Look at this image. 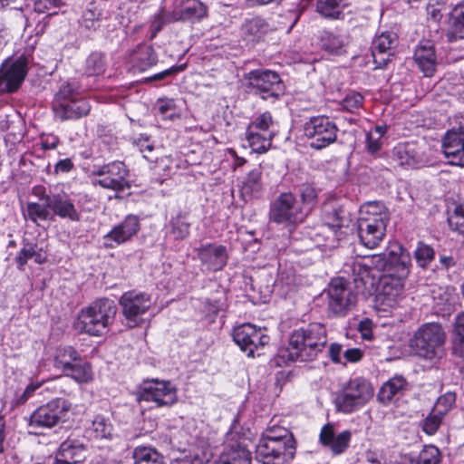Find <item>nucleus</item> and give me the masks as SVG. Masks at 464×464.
<instances>
[{
	"mask_svg": "<svg viewBox=\"0 0 464 464\" xmlns=\"http://www.w3.org/2000/svg\"><path fill=\"white\" fill-rule=\"evenodd\" d=\"M327 343L323 324L313 323L295 330L289 337L288 347L281 349L278 355L284 361L309 362L314 360Z\"/></svg>",
	"mask_w": 464,
	"mask_h": 464,
	"instance_id": "1",
	"label": "nucleus"
},
{
	"mask_svg": "<svg viewBox=\"0 0 464 464\" xmlns=\"http://www.w3.org/2000/svg\"><path fill=\"white\" fill-rule=\"evenodd\" d=\"M296 450L291 431L283 427H269L256 445V459L263 464H290Z\"/></svg>",
	"mask_w": 464,
	"mask_h": 464,
	"instance_id": "2",
	"label": "nucleus"
},
{
	"mask_svg": "<svg viewBox=\"0 0 464 464\" xmlns=\"http://www.w3.org/2000/svg\"><path fill=\"white\" fill-rule=\"evenodd\" d=\"M447 334L439 323H425L409 339L411 353L430 362H437L446 354Z\"/></svg>",
	"mask_w": 464,
	"mask_h": 464,
	"instance_id": "3",
	"label": "nucleus"
},
{
	"mask_svg": "<svg viewBox=\"0 0 464 464\" xmlns=\"http://www.w3.org/2000/svg\"><path fill=\"white\" fill-rule=\"evenodd\" d=\"M117 307L112 300L101 298L82 308L75 322V329L89 335L101 336L113 322Z\"/></svg>",
	"mask_w": 464,
	"mask_h": 464,
	"instance_id": "4",
	"label": "nucleus"
},
{
	"mask_svg": "<svg viewBox=\"0 0 464 464\" xmlns=\"http://www.w3.org/2000/svg\"><path fill=\"white\" fill-rule=\"evenodd\" d=\"M373 395L371 384L362 378L350 380L335 399L338 411L351 413L362 407Z\"/></svg>",
	"mask_w": 464,
	"mask_h": 464,
	"instance_id": "5",
	"label": "nucleus"
},
{
	"mask_svg": "<svg viewBox=\"0 0 464 464\" xmlns=\"http://www.w3.org/2000/svg\"><path fill=\"white\" fill-rule=\"evenodd\" d=\"M71 409V403L56 398L38 407L30 416L28 425L33 429H51L59 424Z\"/></svg>",
	"mask_w": 464,
	"mask_h": 464,
	"instance_id": "6",
	"label": "nucleus"
},
{
	"mask_svg": "<svg viewBox=\"0 0 464 464\" xmlns=\"http://www.w3.org/2000/svg\"><path fill=\"white\" fill-rule=\"evenodd\" d=\"M305 136L311 140L310 146L316 150L326 148L337 138L338 128L329 117L314 116L304 123Z\"/></svg>",
	"mask_w": 464,
	"mask_h": 464,
	"instance_id": "7",
	"label": "nucleus"
},
{
	"mask_svg": "<svg viewBox=\"0 0 464 464\" xmlns=\"http://www.w3.org/2000/svg\"><path fill=\"white\" fill-rule=\"evenodd\" d=\"M150 295L135 290L125 292L120 298L122 314L129 327L133 328L142 323L141 316L152 306Z\"/></svg>",
	"mask_w": 464,
	"mask_h": 464,
	"instance_id": "8",
	"label": "nucleus"
},
{
	"mask_svg": "<svg viewBox=\"0 0 464 464\" xmlns=\"http://www.w3.org/2000/svg\"><path fill=\"white\" fill-rule=\"evenodd\" d=\"M92 175L98 177L94 184L103 188L121 192L130 187L128 179L129 169L122 161H112L101 166L92 171Z\"/></svg>",
	"mask_w": 464,
	"mask_h": 464,
	"instance_id": "9",
	"label": "nucleus"
},
{
	"mask_svg": "<svg viewBox=\"0 0 464 464\" xmlns=\"http://www.w3.org/2000/svg\"><path fill=\"white\" fill-rule=\"evenodd\" d=\"M305 216L292 193L280 194L273 202L269 214L270 220L277 224L299 223Z\"/></svg>",
	"mask_w": 464,
	"mask_h": 464,
	"instance_id": "10",
	"label": "nucleus"
},
{
	"mask_svg": "<svg viewBox=\"0 0 464 464\" xmlns=\"http://www.w3.org/2000/svg\"><path fill=\"white\" fill-rule=\"evenodd\" d=\"M328 309L334 315H344L355 304L356 295L346 280L332 279L328 290Z\"/></svg>",
	"mask_w": 464,
	"mask_h": 464,
	"instance_id": "11",
	"label": "nucleus"
},
{
	"mask_svg": "<svg viewBox=\"0 0 464 464\" xmlns=\"http://www.w3.org/2000/svg\"><path fill=\"white\" fill-rule=\"evenodd\" d=\"M138 400L152 401L157 407L171 406L177 401V391L170 382L151 380L140 387Z\"/></svg>",
	"mask_w": 464,
	"mask_h": 464,
	"instance_id": "12",
	"label": "nucleus"
},
{
	"mask_svg": "<svg viewBox=\"0 0 464 464\" xmlns=\"http://www.w3.org/2000/svg\"><path fill=\"white\" fill-rule=\"evenodd\" d=\"M248 87L259 92L263 99L276 97L282 92V81L273 71L254 70L246 74Z\"/></svg>",
	"mask_w": 464,
	"mask_h": 464,
	"instance_id": "13",
	"label": "nucleus"
},
{
	"mask_svg": "<svg viewBox=\"0 0 464 464\" xmlns=\"http://www.w3.org/2000/svg\"><path fill=\"white\" fill-rule=\"evenodd\" d=\"M208 15L207 5L199 0H174L173 10L164 14L167 23L199 21Z\"/></svg>",
	"mask_w": 464,
	"mask_h": 464,
	"instance_id": "14",
	"label": "nucleus"
},
{
	"mask_svg": "<svg viewBox=\"0 0 464 464\" xmlns=\"http://www.w3.org/2000/svg\"><path fill=\"white\" fill-rule=\"evenodd\" d=\"M245 441L233 434L228 435L223 451L214 464H250L251 451Z\"/></svg>",
	"mask_w": 464,
	"mask_h": 464,
	"instance_id": "15",
	"label": "nucleus"
},
{
	"mask_svg": "<svg viewBox=\"0 0 464 464\" xmlns=\"http://www.w3.org/2000/svg\"><path fill=\"white\" fill-rule=\"evenodd\" d=\"M392 160L405 168H420L427 163L423 147L415 142L399 143L393 148Z\"/></svg>",
	"mask_w": 464,
	"mask_h": 464,
	"instance_id": "16",
	"label": "nucleus"
},
{
	"mask_svg": "<svg viewBox=\"0 0 464 464\" xmlns=\"http://www.w3.org/2000/svg\"><path fill=\"white\" fill-rule=\"evenodd\" d=\"M388 223L382 219L358 218L357 229L361 243L367 248H374L383 239Z\"/></svg>",
	"mask_w": 464,
	"mask_h": 464,
	"instance_id": "17",
	"label": "nucleus"
},
{
	"mask_svg": "<svg viewBox=\"0 0 464 464\" xmlns=\"http://www.w3.org/2000/svg\"><path fill=\"white\" fill-rule=\"evenodd\" d=\"M274 27L264 18L254 16L245 19L240 26V36L247 45L254 46L263 42Z\"/></svg>",
	"mask_w": 464,
	"mask_h": 464,
	"instance_id": "18",
	"label": "nucleus"
},
{
	"mask_svg": "<svg viewBox=\"0 0 464 464\" xmlns=\"http://www.w3.org/2000/svg\"><path fill=\"white\" fill-rule=\"evenodd\" d=\"M396 44L397 37L395 34L390 32H383L373 39L371 50L376 69H382L387 65L391 56L393 55Z\"/></svg>",
	"mask_w": 464,
	"mask_h": 464,
	"instance_id": "19",
	"label": "nucleus"
},
{
	"mask_svg": "<svg viewBox=\"0 0 464 464\" xmlns=\"http://www.w3.org/2000/svg\"><path fill=\"white\" fill-rule=\"evenodd\" d=\"M27 73L25 59H17L15 62L4 63L0 68V86L5 84L8 92H15Z\"/></svg>",
	"mask_w": 464,
	"mask_h": 464,
	"instance_id": "20",
	"label": "nucleus"
},
{
	"mask_svg": "<svg viewBox=\"0 0 464 464\" xmlns=\"http://www.w3.org/2000/svg\"><path fill=\"white\" fill-rule=\"evenodd\" d=\"M387 274L407 277L411 259L410 253L400 244L394 243L387 248Z\"/></svg>",
	"mask_w": 464,
	"mask_h": 464,
	"instance_id": "21",
	"label": "nucleus"
},
{
	"mask_svg": "<svg viewBox=\"0 0 464 464\" xmlns=\"http://www.w3.org/2000/svg\"><path fill=\"white\" fill-rule=\"evenodd\" d=\"M54 115L61 121L77 120L89 114L91 106L83 98H72L63 100L61 102L53 103Z\"/></svg>",
	"mask_w": 464,
	"mask_h": 464,
	"instance_id": "22",
	"label": "nucleus"
},
{
	"mask_svg": "<svg viewBox=\"0 0 464 464\" xmlns=\"http://www.w3.org/2000/svg\"><path fill=\"white\" fill-rule=\"evenodd\" d=\"M197 252L201 264L210 271H219L227 263L228 254L225 246L208 244L198 248Z\"/></svg>",
	"mask_w": 464,
	"mask_h": 464,
	"instance_id": "23",
	"label": "nucleus"
},
{
	"mask_svg": "<svg viewBox=\"0 0 464 464\" xmlns=\"http://www.w3.org/2000/svg\"><path fill=\"white\" fill-rule=\"evenodd\" d=\"M323 212L324 220V225L321 227L323 230L329 228L336 231L342 228H349L353 224V219L350 212L336 203H326L324 206Z\"/></svg>",
	"mask_w": 464,
	"mask_h": 464,
	"instance_id": "24",
	"label": "nucleus"
},
{
	"mask_svg": "<svg viewBox=\"0 0 464 464\" xmlns=\"http://www.w3.org/2000/svg\"><path fill=\"white\" fill-rule=\"evenodd\" d=\"M140 219L135 215H128L119 225L115 226L105 237L106 242L113 241L117 245L129 241L140 230ZM106 246L112 247L111 244Z\"/></svg>",
	"mask_w": 464,
	"mask_h": 464,
	"instance_id": "25",
	"label": "nucleus"
},
{
	"mask_svg": "<svg viewBox=\"0 0 464 464\" xmlns=\"http://www.w3.org/2000/svg\"><path fill=\"white\" fill-rule=\"evenodd\" d=\"M442 150L447 158L464 159V125L448 130L442 140Z\"/></svg>",
	"mask_w": 464,
	"mask_h": 464,
	"instance_id": "26",
	"label": "nucleus"
},
{
	"mask_svg": "<svg viewBox=\"0 0 464 464\" xmlns=\"http://www.w3.org/2000/svg\"><path fill=\"white\" fill-rule=\"evenodd\" d=\"M56 455H58V458L64 459L72 464H79L86 459L87 448L83 442L69 437L61 443Z\"/></svg>",
	"mask_w": 464,
	"mask_h": 464,
	"instance_id": "27",
	"label": "nucleus"
},
{
	"mask_svg": "<svg viewBox=\"0 0 464 464\" xmlns=\"http://www.w3.org/2000/svg\"><path fill=\"white\" fill-rule=\"evenodd\" d=\"M407 277H401L400 275L384 274L380 281V295L383 296V302L391 304L397 300L403 291L404 280Z\"/></svg>",
	"mask_w": 464,
	"mask_h": 464,
	"instance_id": "28",
	"label": "nucleus"
},
{
	"mask_svg": "<svg viewBox=\"0 0 464 464\" xmlns=\"http://www.w3.org/2000/svg\"><path fill=\"white\" fill-rule=\"evenodd\" d=\"M414 60L425 76L430 77L435 72L437 57L434 47L429 42L420 44L414 52Z\"/></svg>",
	"mask_w": 464,
	"mask_h": 464,
	"instance_id": "29",
	"label": "nucleus"
},
{
	"mask_svg": "<svg viewBox=\"0 0 464 464\" xmlns=\"http://www.w3.org/2000/svg\"><path fill=\"white\" fill-rule=\"evenodd\" d=\"M263 190L262 169L256 167L250 170L243 179L240 193L245 200L258 198Z\"/></svg>",
	"mask_w": 464,
	"mask_h": 464,
	"instance_id": "30",
	"label": "nucleus"
},
{
	"mask_svg": "<svg viewBox=\"0 0 464 464\" xmlns=\"http://www.w3.org/2000/svg\"><path fill=\"white\" fill-rule=\"evenodd\" d=\"M130 62L133 69L144 72L158 63V55L152 46L140 44L131 53Z\"/></svg>",
	"mask_w": 464,
	"mask_h": 464,
	"instance_id": "31",
	"label": "nucleus"
},
{
	"mask_svg": "<svg viewBox=\"0 0 464 464\" xmlns=\"http://www.w3.org/2000/svg\"><path fill=\"white\" fill-rule=\"evenodd\" d=\"M53 213L61 218H68L71 221H79L80 215L72 201L67 195L54 194L50 203Z\"/></svg>",
	"mask_w": 464,
	"mask_h": 464,
	"instance_id": "32",
	"label": "nucleus"
},
{
	"mask_svg": "<svg viewBox=\"0 0 464 464\" xmlns=\"http://www.w3.org/2000/svg\"><path fill=\"white\" fill-rule=\"evenodd\" d=\"M320 46L332 54H341L346 44L345 39L332 31H323L319 36Z\"/></svg>",
	"mask_w": 464,
	"mask_h": 464,
	"instance_id": "33",
	"label": "nucleus"
},
{
	"mask_svg": "<svg viewBox=\"0 0 464 464\" xmlns=\"http://www.w3.org/2000/svg\"><path fill=\"white\" fill-rule=\"evenodd\" d=\"M63 373L78 383H88L92 380V366L89 362L82 360L72 364Z\"/></svg>",
	"mask_w": 464,
	"mask_h": 464,
	"instance_id": "34",
	"label": "nucleus"
},
{
	"mask_svg": "<svg viewBox=\"0 0 464 464\" xmlns=\"http://www.w3.org/2000/svg\"><path fill=\"white\" fill-rule=\"evenodd\" d=\"M80 358L79 353L72 346H59L55 352L54 366L63 372Z\"/></svg>",
	"mask_w": 464,
	"mask_h": 464,
	"instance_id": "35",
	"label": "nucleus"
},
{
	"mask_svg": "<svg viewBox=\"0 0 464 464\" xmlns=\"http://www.w3.org/2000/svg\"><path fill=\"white\" fill-rule=\"evenodd\" d=\"M358 218L382 219L383 222L388 223L389 214L386 207L382 202L369 201L361 206Z\"/></svg>",
	"mask_w": 464,
	"mask_h": 464,
	"instance_id": "36",
	"label": "nucleus"
},
{
	"mask_svg": "<svg viewBox=\"0 0 464 464\" xmlns=\"http://www.w3.org/2000/svg\"><path fill=\"white\" fill-rule=\"evenodd\" d=\"M461 294L464 297V283L461 285ZM452 351L456 356L464 357V313L455 318Z\"/></svg>",
	"mask_w": 464,
	"mask_h": 464,
	"instance_id": "37",
	"label": "nucleus"
},
{
	"mask_svg": "<svg viewBox=\"0 0 464 464\" xmlns=\"http://www.w3.org/2000/svg\"><path fill=\"white\" fill-rule=\"evenodd\" d=\"M450 40L463 39L464 38V2L456 5L451 13L450 19Z\"/></svg>",
	"mask_w": 464,
	"mask_h": 464,
	"instance_id": "38",
	"label": "nucleus"
},
{
	"mask_svg": "<svg viewBox=\"0 0 464 464\" xmlns=\"http://www.w3.org/2000/svg\"><path fill=\"white\" fill-rule=\"evenodd\" d=\"M246 140L253 151L264 153L271 147V140L275 135L268 132H256L246 130Z\"/></svg>",
	"mask_w": 464,
	"mask_h": 464,
	"instance_id": "39",
	"label": "nucleus"
},
{
	"mask_svg": "<svg viewBox=\"0 0 464 464\" xmlns=\"http://www.w3.org/2000/svg\"><path fill=\"white\" fill-rule=\"evenodd\" d=\"M51 206L48 203L29 202L24 215L35 224L39 221H46L51 216Z\"/></svg>",
	"mask_w": 464,
	"mask_h": 464,
	"instance_id": "40",
	"label": "nucleus"
},
{
	"mask_svg": "<svg viewBox=\"0 0 464 464\" xmlns=\"http://www.w3.org/2000/svg\"><path fill=\"white\" fill-rule=\"evenodd\" d=\"M135 464H166L160 453L150 447H138L133 451Z\"/></svg>",
	"mask_w": 464,
	"mask_h": 464,
	"instance_id": "41",
	"label": "nucleus"
},
{
	"mask_svg": "<svg viewBox=\"0 0 464 464\" xmlns=\"http://www.w3.org/2000/svg\"><path fill=\"white\" fill-rule=\"evenodd\" d=\"M406 381L399 376L386 382L380 389L378 398L382 402H389L405 386Z\"/></svg>",
	"mask_w": 464,
	"mask_h": 464,
	"instance_id": "42",
	"label": "nucleus"
},
{
	"mask_svg": "<svg viewBox=\"0 0 464 464\" xmlns=\"http://www.w3.org/2000/svg\"><path fill=\"white\" fill-rule=\"evenodd\" d=\"M169 226L170 235L174 239L183 240L188 237L190 223L188 221L187 213L180 212L172 218Z\"/></svg>",
	"mask_w": 464,
	"mask_h": 464,
	"instance_id": "43",
	"label": "nucleus"
},
{
	"mask_svg": "<svg viewBox=\"0 0 464 464\" xmlns=\"http://www.w3.org/2000/svg\"><path fill=\"white\" fill-rule=\"evenodd\" d=\"M103 18H107L103 10L97 5L91 4L90 6L82 13V24L87 29L95 30L99 26L100 21Z\"/></svg>",
	"mask_w": 464,
	"mask_h": 464,
	"instance_id": "44",
	"label": "nucleus"
},
{
	"mask_svg": "<svg viewBox=\"0 0 464 464\" xmlns=\"http://www.w3.org/2000/svg\"><path fill=\"white\" fill-rule=\"evenodd\" d=\"M316 10L322 16L328 19H339L343 14L341 0L318 1Z\"/></svg>",
	"mask_w": 464,
	"mask_h": 464,
	"instance_id": "45",
	"label": "nucleus"
},
{
	"mask_svg": "<svg viewBox=\"0 0 464 464\" xmlns=\"http://www.w3.org/2000/svg\"><path fill=\"white\" fill-rule=\"evenodd\" d=\"M247 130L256 132H268L269 134H276L275 121H273L270 112L266 111L256 117L248 126Z\"/></svg>",
	"mask_w": 464,
	"mask_h": 464,
	"instance_id": "46",
	"label": "nucleus"
},
{
	"mask_svg": "<svg viewBox=\"0 0 464 464\" xmlns=\"http://www.w3.org/2000/svg\"><path fill=\"white\" fill-rule=\"evenodd\" d=\"M253 333L254 325L251 324H245L234 329L233 339L240 349L246 353L247 352L249 343H251Z\"/></svg>",
	"mask_w": 464,
	"mask_h": 464,
	"instance_id": "47",
	"label": "nucleus"
},
{
	"mask_svg": "<svg viewBox=\"0 0 464 464\" xmlns=\"http://www.w3.org/2000/svg\"><path fill=\"white\" fill-rule=\"evenodd\" d=\"M301 279L295 276L292 269L280 271L276 281V285L280 287L285 294L294 291Z\"/></svg>",
	"mask_w": 464,
	"mask_h": 464,
	"instance_id": "48",
	"label": "nucleus"
},
{
	"mask_svg": "<svg viewBox=\"0 0 464 464\" xmlns=\"http://www.w3.org/2000/svg\"><path fill=\"white\" fill-rule=\"evenodd\" d=\"M434 249L422 242H419L414 251V257L419 266L425 268L434 259Z\"/></svg>",
	"mask_w": 464,
	"mask_h": 464,
	"instance_id": "49",
	"label": "nucleus"
},
{
	"mask_svg": "<svg viewBox=\"0 0 464 464\" xmlns=\"http://www.w3.org/2000/svg\"><path fill=\"white\" fill-rule=\"evenodd\" d=\"M92 430L97 439H111L112 425L103 416L98 415L92 420Z\"/></svg>",
	"mask_w": 464,
	"mask_h": 464,
	"instance_id": "50",
	"label": "nucleus"
},
{
	"mask_svg": "<svg viewBox=\"0 0 464 464\" xmlns=\"http://www.w3.org/2000/svg\"><path fill=\"white\" fill-rule=\"evenodd\" d=\"M455 403L456 394L449 392L438 398L432 410L444 417L454 407Z\"/></svg>",
	"mask_w": 464,
	"mask_h": 464,
	"instance_id": "51",
	"label": "nucleus"
},
{
	"mask_svg": "<svg viewBox=\"0 0 464 464\" xmlns=\"http://www.w3.org/2000/svg\"><path fill=\"white\" fill-rule=\"evenodd\" d=\"M440 452L435 446H425L412 464H439Z\"/></svg>",
	"mask_w": 464,
	"mask_h": 464,
	"instance_id": "52",
	"label": "nucleus"
},
{
	"mask_svg": "<svg viewBox=\"0 0 464 464\" xmlns=\"http://www.w3.org/2000/svg\"><path fill=\"white\" fill-rule=\"evenodd\" d=\"M352 434L349 430L339 433L329 445L333 455L337 456L346 450L351 440Z\"/></svg>",
	"mask_w": 464,
	"mask_h": 464,
	"instance_id": "53",
	"label": "nucleus"
},
{
	"mask_svg": "<svg viewBox=\"0 0 464 464\" xmlns=\"http://www.w3.org/2000/svg\"><path fill=\"white\" fill-rule=\"evenodd\" d=\"M442 417L435 411L431 410L430 414L422 420V430L428 435H433L437 432L442 422Z\"/></svg>",
	"mask_w": 464,
	"mask_h": 464,
	"instance_id": "54",
	"label": "nucleus"
},
{
	"mask_svg": "<svg viewBox=\"0 0 464 464\" xmlns=\"http://www.w3.org/2000/svg\"><path fill=\"white\" fill-rule=\"evenodd\" d=\"M85 69L88 75H98L104 70L103 57L101 53H92L85 63Z\"/></svg>",
	"mask_w": 464,
	"mask_h": 464,
	"instance_id": "55",
	"label": "nucleus"
},
{
	"mask_svg": "<svg viewBox=\"0 0 464 464\" xmlns=\"http://www.w3.org/2000/svg\"><path fill=\"white\" fill-rule=\"evenodd\" d=\"M251 343L247 348V355L251 356L254 352L259 347L264 346L269 342V336L265 334L260 329H256L254 325V333L252 334Z\"/></svg>",
	"mask_w": 464,
	"mask_h": 464,
	"instance_id": "56",
	"label": "nucleus"
},
{
	"mask_svg": "<svg viewBox=\"0 0 464 464\" xmlns=\"http://www.w3.org/2000/svg\"><path fill=\"white\" fill-rule=\"evenodd\" d=\"M36 248V245H33L31 243L24 244V246L22 247V249L19 251L18 255L15 257L19 269H24V266L27 263V261L33 258L34 255H35Z\"/></svg>",
	"mask_w": 464,
	"mask_h": 464,
	"instance_id": "57",
	"label": "nucleus"
},
{
	"mask_svg": "<svg viewBox=\"0 0 464 464\" xmlns=\"http://www.w3.org/2000/svg\"><path fill=\"white\" fill-rule=\"evenodd\" d=\"M363 97L357 92H353L351 94H348L343 100V107L344 110L350 112H354L356 110H358L362 104Z\"/></svg>",
	"mask_w": 464,
	"mask_h": 464,
	"instance_id": "58",
	"label": "nucleus"
},
{
	"mask_svg": "<svg viewBox=\"0 0 464 464\" xmlns=\"http://www.w3.org/2000/svg\"><path fill=\"white\" fill-rule=\"evenodd\" d=\"M76 87L72 83H64L61 86L57 93L53 103L61 102L63 100H71L72 98H78L76 93Z\"/></svg>",
	"mask_w": 464,
	"mask_h": 464,
	"instance_id": "59",
	"label": "nucleus"
},
{
	"mask_svg": "<svg viewBox=\"0 0 464 464\" xmlns=\"http://www.w3.org/2000/svg\"><path fill=\"white\" fill-rule=\"evenodd\" d=\"M301 199L304 205L313 206L316 202L317 193L314 187L303 184L299 188Z\"/></svg>",
	"mask_w": 464,
	"mask_h": 464,
	"instance_id": "60",
	"label": "nucleus"
},
{
	"mask_svg": "<svg viewBox=\"0 0 464 464\" xmlns=\"http://www.w3.org/2000/svg\"><path fill=\"white\" fill-rule=\"evenodd\" d=\"M66 383V379L63 377H57L52 381L45 382V388L44 390L47 392H50L53 394H63L66 393V391L64 389Z\"/></svg>",
	"mask_w": 464,
	"mask_h": 464,
	"instance_id": "61",
	"label": "nucleus"
},
{
	"mask_svg": "<svg viewBox=\"0 0 464 464\" xmlns=\"http://www.w3.org/2000/svg\"><path fill=\"white\" fill-rule=\"evenodd\" d=\"M370 266L379 271L387 274V250L379 255H373L369 258Z\"/></svg>",
	"mask_w": 464,
	"mask_h": 464,
	"instance_id": "62",
	"label": "nucleus"
},
{
	"mask_svg": "<svg viewBox=\"0 0 464 464\" xmlns=\"http://www.w3.org/2000/svg\"><path fill=\"white\" fill-rule=\"evenodd\" d=\"M41 386H42V383H40V382L29 384L25 388L24 392L15 398V400L14 401V405L19 406V405H23L24 403H25L28 401V399L34 394V392L37 389H39Z\"/></svg>",
	"mask_w": 464,
	"mask_h": 464,
	"instance_id": "63",
	"label": "nucleus"
},
{
	"mask_svg": "<svg viewBox=\"0 0 464 464\" xmlns=\"http://www.w3.org/2000/svg\"><path fill=\"white\" fill-rule=\"evenodd\" d=\"M60 4L61 0H35L34 8L35 12L44 14L58 7Z\"/></svg>",
	"mask_w": 464,
	"mask_h": 464,
	"instance_id": "64",
	"label": "nucleus"
}]
</instances>
